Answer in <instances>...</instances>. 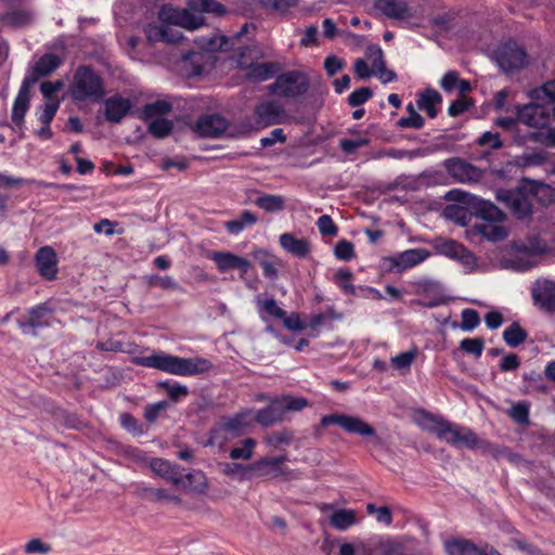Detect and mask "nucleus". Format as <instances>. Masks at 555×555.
Segmentation results:
<instances>
[{"label": "nucleus", "mask_w": 555, "mask_h": 555, "mask_svg": "<svg viewBox=\"0 0 555 555\" xmlns=\"http://www.w3.org/2000/svg\"><path fill=\"white\" fill-rule=\"evenodd\" d=\"M137 363L145 366L153 367L159 371L179 375L192 376L208 372L212 364L205 358H180L166 353H156L147 357L137 359Z\"/></svg>", "instance_id": "1"}, {"label": "nucleus", "mask_w": 555, "mask_h": 555, "mask_svg": "<svg viewBox=\"0 0 555 555\" xmlns=\"http://www.w3.org/2000/svg\"><path fill=\"white\" fill-rule=\"evenodd\" d=\"M76 101H99L105 95L103 79L89 66H79L70 85Z\"/></svg>", "instance_id": "2"}, {"label": "nucleus", "mask_w": 555, "mask_h": 555, "mask_svg": "<svg viewBox=\"0 0 555 555\" xmlns=\"http://www.w3.org/2000/svg\"><path fill=\"white\" fill-rule=\"evenodd\" d=\"M259 57L260 51L255 47H246L240 52L237 65L249 79L264 81L281 69L279 63L258 62Z\"/></svg>", "instance_id": "3"}, {"label": "nucleus", "mask_w": 555, "mask_h": 555, "mask_svg": "<svg viewBox=\"0 0 555 555\" xmlns=\"http://www.w3.org/2000/svg\"><path fill=\"white\" fill-rule=\"evenodd\" d=\"M310 86L308 76L299 70H289L278 75L269 86L272 93L287 99H296L307 93Z\"/></svg>", "instance_id": "4"}, {"label": "nucleus", "mask_w": 555, "mask_h": 555, "mask_svg": "<svg viewBox=\"0 0 555 555\" xmlns=\"http://www.w3.org/2000/svg\"><path fill=\"white\" fill-rule=\"evenodd\" d=\"M288 116L284 106L276 101H266L254 109L253 120L245 126L248 130H259L286 122Z\"/></svg>", "instance_id": "5"}, {"label": "nucleus", "mask_w": 555, "mask_h": 555, "mask_svg": "<svg viewBox=\"0 0 555 555\" xmlns=\"http://www.w3.org/2000/svg\"><path fill=\"white\" fill-rule=\"evenodd\" d=\"M321 425L323 427H327L330 425H338L348 434L358 435L363 438H373L376 442L379 441V437L376 435V430L359 416L347 414H328L321 418Z\"/></svg>", "instance_id": "6"}, {"label": "nucleus", "mask_w": 555, "mask_h": 555, "mask_svg": "<svg viewBox=\"0 0 555 555\" xmlns=\"http://www.w3.org/2000/svg\"><path fill=\"white\" fill-rule=\"evenodd\" d=\"M287 461V457L282 455L278 457H262L247 465V473L249 474V480L263 478L274 479L284 477L291 479V472L283 467V463Z\"/></svg>", "instance_id": "7"}, {"label": "nucleus", "mask_w": 555, "mask_h": 555, "mask_svg": "<svg viewBox=\"0 0 555 555\" xmlns=\"http://www.w3.org/2000/svg\"><path fill=\"white\" fill-rule=\"evenodd\" d=\"M158 20L164 25H168L171 28L179 26L194 30L203 25V17L201 15H195L188 10L177 9L168 4L160 8Z\"/></svg>", "instance_id": "8"}, {"label": "nucleus", "mask_w": 555, "mask_h": 555, "mask_svg": "<svg viewBox=\"0 0 555 555\" xmlns=\"http://www.w3.org/2000/svg\"><path fill=\"white\" fill-rule=\"evenodd\" d=\"M443 429L439 433V440L447 442L455 448L475 449L479 447V440L476 434L468 427L447 421Z\"/></svg>", "instance_id": "9"}, {"label": "nucleus", "mask_w": 555, "mask_h": 555, "mask_svg": "<svg viewBox=\"0 0 555 555\" xmlns=\"http://www.w3.org/2000/svg\"><path fill=\"white\" fill-rule=\"evenodd\" d=\"M517 120L532 130H540L550 122V109L544 103L532 101L517 107Z\"/></svg>", "instance_id": "10"}, {"label": "nucleus", "mask_w": 555, "mask_h": 555, "mask_svg": "<svg viewBox=\"0 0 555 555\" xmlns=\"http://www.w3.org/2000/svg\"><path fill=\"white\" fill-rule=\"evenodd\" d=\"M533 305L545 313H555V281L538 279L531 285Z\"/></svg>", "instance_id": "11"}, {"label": "nucleus", "mask_w": 555, "mask_h": 555, "mask_svg": "<svg viewBox=\"0 0 555 555\" xmlns=\"http://www.w3.org/2000/svg\"><path fill=\"white\" fill-rule=\"evenodd\" d=\"M430 257L425 248H412L398 253L385 259L390 271L401 273L408 269L418 266Z\"/></svg>", "instance_id": "12"}, {"label": "nucleus", "mask_w": 555, "mask_h": 555, "mask_svg": "<svg viewBox=\"0 0 555 555\" xmlns=\"http://www.w3.org/2000/svg\"><path fill=\"white\" fill-rule=\"evenodd\" d=\"M496 61L503 70L509 72L524 67L527 54L516 42H506L498 49Z\"/></svg>", "instance_id": "13"}, {"label": "nucleus", "mask_w": 555, "mask_h": 555, "mask_svg": "<svg viewBox=\"0 0 555 555\" xmlns=\"http://www.w3.org/2000/svg\"><path fill=\"white\" fill-rule=\"evenodd\" d=\"M443 166L448 173L460 183L477 182L482 177L480 169L459 157L446 159Z\"/></svg>", "instance_id": "14"}, {"label": "nucleus", "mask_w": 555, "mask_h": 555, "mask_svg": "<svg viewBox=\"0 0 555 555\" xmlns=\"http://www.w3.org/2000/svg\"><path fill=\"white\" fill-rule=\"evenodd\" d=\"M374 11L390 20H409L413 17V11L405 0H375Z\"/></svg>", "instance_id": "15"}, {"label": "nucleus", "mask_w": 555, "mask_h": 555, "mask_svg": "<svg viewBox=\"0 0 555 555\" xmlns=\"http://www.w3.org/2000/svg\"><path fill=\"white\" fill-rule=\"evenodd\" d=\"M435 249L438 254L452 259H457L466 266L473 264L475 262L474 255L463 244L453 240H437L435 242Z\"/></svg>", "instance_id": "16"}, {"label": "nucleus", "mask_w": 555, "mask_h": 555, "mask_svg": "<svg viewBox=\"0 0 555 555\" xmlns=\"http://www.w3.org/2000/svg\"><path fill=\"white\" fill-rule=\"evenodd\" d=\"M36 268L40 276L52 281L57 274V257L50 246L39 248L35 256Z\"/></svg>", "instance_id": "17"}, {"label": "nucleus", "mask_w": 555, "mask_h": 555, "mask_svg": "<svg viewBox=\"0 0 555 555\" xmlns=\"http://www.w3.org/2000/svg\"><path fill=\"white\" fill-rule=\"evenodd\" d=\"M29 318L26 322L20 323V327L26 332V328L31 330V334L36 335L38 328L48 327L53 320V311L48 304H41L29 310Z\"/></svg>", "instance_id": "18"}, {"label": "nucleus", "mask_w": 555, "mask_h": 555, "mask_svg": "<svg viewBox=\"0 0 555 555\" xmlns=\"http://www.w3.org/2000/svg\"><path fill=\"white\" fill-rule=\"evenodd\" d=\"M34 86V79L29 81H23L18 90V93L14 100L12 107V121L17 126L22 127L24 124L25 115L29 108L30 102V90Z\"/></svg>", "instance_id": "19"}, {"label": "nucleus", "mask_w": 555, "mask_h": 555, "mask_svg": "<svg viewBox=\"0 0 555 555\" xmlns=\"http://www.w3.org/2000/svg\"><path fill=\"white\" fill-rule=\"evenodd\" d=\"M228 128V121L220 115H204L196 121V132L206 138H219Z\"/></svg>", "instance_id": "20"}, {"label": "nucleus", "mask_w": 555, "mask_h": 555, "mask_svg": "<svg viewBox=\"0 0 555 555\" xmlns=\"http://www.w3.org/2000/svg\"><path fill=\"white\" fill-rule=\"evenodd\" d=\"M211 260L216 263L220 272L238 269L241 272L247 273L250 269V262L246 258L229 251H216L211 255Z\"/></svg>", "instance_id": "21"}, {"label": "nucleus", "mask_w": 555, "mask_h": 555, "mask_svg": "<svg viewBox=\"0 0 555 555\" xmlns=\"http://www.w3.org/2000/svg\"><path fill=\"white\" fill-rule=\"evenodd\" d=\"M373 540L374 555H405V544L401 538L376 534Z\"/></svg>", "instance_id": "22"}, {"label": "nucleus", "mask_w": 555, "mask_h": 555, "mask_svg": "<svg viewBox=\"0 0 555 555\" xmlns=\"http://www.w3.org/2000/svg\"><path fill=\"white\" fill-rule=\"evenodd\" d=\"M145 35L151 42L177 43L182 39L180 30L164 25L162 22L147 25Z\"/></svg>", "instance_id": "23"}, {"label": "nucleus", "mask_w": 555, "mask_h": 555, "mask_svg": "<svg viewBox=\"0 0 555 555\" xmlns=\"http://www.w3.org/2000/svg\"><path fill=\"white\" fill-rule=\"evenodd\" d=\"M129 99L119 94L113 95L105 101V118L111 122H119L131 109Z\"/></svg>", "instance_id": "24"}, {"label": "nucleus", "mask_w": 555, "mask_h": 555, "mask_svg": "<svg viewBox=\"0 0 555 555\" xmlns=\"http://www.w3.org/2000/svg\"><path fill=\"white\" fill-rule=\"evenodd\" d=\"M62 63L60 56L47 53L41 56L35 64L31 73L24 78L23 81H29L34 79V85L39 78L44 77L53 73Z\"/></svg>", "instance_id": "25"}, {"label": "nucleus", "mask_w": 555, "mask_h": 555, "mask_svg": "<svg viewBox=\"0 0 555 555\" xmlns=\"http://www.w3.org/2000/svg\"><path fill=\"white\" fill-rule=\"evenodd\" d=\"M279 243L285 251L297 258H305L311 250L308 238H297L292 233L281 234Z\"/></svg>", "instance_id": "26"}, {"label": "nucleus", "mask_w": 555, "mask_h": 555, "mask_svg": "<svg viewBox=\"0 0 555 555\" xmlns=\"http://www.w3.org/2000/svg\"><path fill=\"white\" fill-rule=\"evenodd\" d=\"M281 406L278 398L272 400L269 405L257 411L255 421L264 427L282 422L285 415Z\"/></svg>", "instance_id": "27"}, {"label": "nucleus", "mask_w": 555, "mask_h": 555, "mask_svg": "<svg viewBox=\"0 0 555 555\" xmlns=\"http://www.w3.org/2000/svg\"><path fill=\"white\" fill-rule=\"evenodd\" d=\"M247 418L248 413L241 412L233 416L222 417L219 424L232 438H237L244 433L245 428L249 426Z\"/></svg>", "instance_id": "28"}, {"label": "nucleus", "mask_w": 555, "mask_h": 555, "mask_svg": "<svg viewBox=\"0 0 555 555\" xmlns=\"http://www.w3.org/2000/svg\"><path fill=\"white\" fill-rule=\"evenodd\" d=\"M338 555H374L373 535L365 540L357 539L353 542L343 543Z\"/></svg>", "instance_id": "29"}, {"label": "nucleus", "mask_w": 555, "mask_h": 555, "mask_svg": "<svg viewBox=\"0 0 555 555\" xmlns=\"http://www.w3.org/2000/svg\"><path fill=\"white\" fill-rule=\"evenodd\" d=\"M442 102L441 94L435 89H426L417 100V107L425 111L429 118H435L438 115L436 105Z\"/></svg>", "instance_id": "30"}, {"label": "nucleus", "mask_w": 555, "mask_h": 555, "mask_svg": "<svg viewBox=\"0 0 555 555\" xmlns=\"http://www.w3.org/2000/svg\"><path fill=\"white\" fill-rule=\"evenodd\" d=\"M444 547L449 555H485L487 551L479 550L467 540H450L446 542Z\"/></svg>", "instance_id": "31"}, {"label": "nucleus", "mask_w": 555, "mask_h": 555, "mask_svg": "<svg viewBox=\"0 0 555 555\" xmlns=\"http://www.w3.org/2000/svg\"><path fill=\"white\" fill-rule=\"evenodd\" d=\"M258 217L250 210H243L237 219L229 220L224 223L225 230L231 234H238L244 229L257 223Z\"/></svg>", "instance_id": "32"}, {"label": "nucleus", "mask_w": 555, "mask_h": 555, "mask_svg": "<svg viewBox=\"0 0 555 555\" xmlns=\"http://www.w3.org/2000/svg\"><path fill=\"white\" fill-rule=\"evenodd\" d=\"M529 98L532 101L542 102L545 105L555 103V79L548 80L539 88L529 91Z\"/></svg>", "instance_id": "33"}, {"label": "nucleus", "mask_w": 555, "mask_h": 555, "mask_svg": "<svg viewBox=\"0 0 555 555\" xmlns=\"http://www.w3.org/2000/svg\"><path fill=\"white\" fill-rule=\"evenodd\" d=\"M525 139L545 147L555 149V128H547L546 126L540 130H530Z\"/></svg>", "instance_id": "34"}, {"label": "nucleus", "mask_w": 555, "mask_h": 555, "mask_svg": "<svg viewBox=\"0 0 555 555\" xmlns=\"http://www.w3.org/2000/svg\"><path fill=\"white\" fill-rule=\"evenodd\" d=\"M356 513L352 509H338L330 517V524L339 531H345L356 524Z\"/></svg>", "instance_id": "35"}, {"label": "nucleus", "mask_w": 555, "mask_h": 555, "mask_svg": "<svg viewBox=\"0 0 555 555\" xmlns=\"http://www.w3.org/2000/svg\"><path fill=\"white\" fill-rule=\"evenodd\" d=\"M528 337L527 332L517 323L513 322L503 332V339L507 346L516 348L524 344Z\"/></svg>", "instance_id": "36"}, {"label": "nucleus", "mask_w": 555, "mask_h": 555, "mask_svg": "<svg viewBox=\"0 0 555 555\" xmlns=\"http://www.w3.org/2000/svg\"><path fill=\"white\" fill-rule=\"evenodd\" d=\"M255 204L267 212L281 211L285 208V201L281 195L263 194L258 196Z\"/></svg>", "instance_id": "37"}, {"label": "nucleus", "mask_w": 555, "mask_h": 555, "mask_svg": "<svg viewBox=\"0 0 555 555\" xmlns=\"http://www.w3.org/2000/svg\"><path fill=\"white\" fill-rule=\"evenodd\" d=\"M183 479L185 481V486H181L183 489L204 493L208 488L207 478L203 472L186 473Z\"/></svg>", "instance_id": "38"}, {"label": "nucleus", "mask_w": 555, "mask_h": 555, "mask_svg": "<svg viewBox=\"0 0 555 555\" xmlns=\"http://www.w3.org/2000/svg\"><path fill=\"white\" fill-rule=\"evenodd\" d=\"M476 214L488 221H501L504 218V214L494 204L481 199L476 204Z\"/></svg>", "instance_id": "39"}, {"label": "nucleus", "mask_w": 555, "mask_h": 555, "mask_svg": "<svg viewBox=\"0 0 555 555\" xmlns=\"http://www.w3.org/2000/svg\"><path fill=\"white\" fill-rule=\"evenodd\" d=\"M511 208L518 216L524 219L531 214V204L522 193H513L509 195Z\"/></svg>", "instance_id": "40"}, {"label": "nucleus", "mask_w": 555, "mask_h": 555, "mask_svg": "<svg viewBox=\"0 0 555 555\" xmlns=\"http://www.w3.org/2000/svg\"><path fill=\"white\" fill-rule=\"evenodd\" d=\"M530 403L528 401H518L508 410V416L518 425L529 424Z\"/></svg>", "instance_id": "41"}, {"label": "nucleus", "mask_w": 555, "mask_h": 555, "mask_svg": "<svg viewBox=\"0 0 555 555\" xmlns=\"http://www.w3.org/2000/svg\"><path fill=\"white\" fill-rule=\"evenodd\" d=\"M257 441L254 438H246L240 447H235L230 451V459L248 461L253 457Z\"/></svg>", "instance_id": "42"}, {"label": "nucleus", "mask_w": 555, "mask_h": 555, "mask_svg": "<svg viewBox=\"0 0 555 555\" xmlns=\"http://www.w3.org/2000/svg\"><path fill=\"white\" fill-rule=\"evenodd\" d=\"M446 423H447V420H444L442 417H437L427 412L422 413V418L418 422L420 426L423 429L436 435L437 438H439V433H440V430L443 429V427H444L443 425H446Z\"/></svg>", "instance_id": "43"}, {"label": "nucleus", "mask_w": 555, "mask_h": 555, "mask_svg": "<svg viewBox=\"0 0 555 555\" xmlns=\"http://www.w3.org/2000/svg\"><path fill=\"white\" fill-rule=\"evenodd\" d=\"M417 348L414 347L405 352H401L390 359L393 369L399 371H409L417 357Z\"/></svg>", "instance_id": "44"}, {"label": "nucleus", "mask_w": 555, "mask_h": 555, "mask_svg": "<svg viewBox=\"0 0 555 555\" xmlns=\"http://www.w3.org/2000/svg\"><path fill=\"white\" fill-rule=\"evenodd\" d=\"M158 387L164 389L168 395L169 399L173 402H177L181 398L186 397L189 395L188 387L179 383L163 380L158 383Z\"/></svg>", "instance_id": "45"}, {"label": "nucleus", "mask_w": 555, "mask_h": 555, "mask_svg": "<svg viewBox=\"0 0 555 555\" xmlns=\"http://www.w3.org/2000/svg\"><path fill=\"white\" fill-rule=\"evenodd\" d=\"M173 129V124L171 120L165 118H156L152 120L149 125V132L158 139H163L168 137Z\"/></svg>", "instance_id": "46"}, {"label": "nucleus", "mask_w": 555, "mask_h": 555, "mask_svg": "<svg viewBox=\"0 0 555 555\" xmlns=\"http://www.w3.org/2000/svg\"><path fill=\"white\" fill-rule=\"evenodd\" d=\"M189 5L195 11L214 13L216 15H221L225 11L223 5L216 0H190Z\"/></svg>", "instance_id": "47"}, {"label": "nucleus", "mask_w": 555, "mask_h": 555, "mask_svg": "<svg viewBox=\"0 0 555 555\" xmlns=\"http://www.w3.org/2000/svg\"><path fill=\"white\" fill-rule=\"evenodd\" d=\"M172 109L171 103L166 100H157L153 103H149L143 107V115L145 118H152L157 115H165L170 113Z\"/></svg>", "instance_id": "48"}, {"label": "nucleus", "mask_w": 555, "mask_h": 555, "mask_svg": "<svg viewBox=\"0 0 555 555\" xmlns=\"http://www.w3.org/2000/svg\"><path fill=\"white\" fill-rule=\"evenodd\" d=\"M149 286H158L166 291H178L180 289L179 283L169 275L153 274L146 278Z\"/></svg>", "instance_id": "49"}, {"label": "nucleus", "mask_w": 555, "mask_h": 555, "mask_svg": "<svg viewBox=\"0 0 555 555\" xmlns=\"http://www.w3.org/2000/svg\"><path fill=\"white\" fill-rule=\"evenodd\" d=\"M460 348L468 353L473 354L476 358H479L482 354L485 348V341L480 337L475 338H464L460 343Z\"/></svg>", "instance_id": "50"}, {"label": "nucleus", "mask_w": 555, "mask_h": 555, "mask_svg": "<svg viewBox=\"0 0 555 555\" xmlns=\"http://www.w3.org/2000/svg\"><path fill=\"white\" fill-rule=\"evenodd\" d=\"M119 423L128 433L133 436H142L144 434L143 426L130 413H121L119 415Z\"/></svg>", "instance_id": "51"}, {"label": "nucleus", "mask_w": 555, "mask_h": 555, "mask_svg": "<svg viewBox=\"0 0 555 555\" xmlns=\"http://www.w3.org/2000/svg\"><path fill=\"white\" fill-rule=\"evenodd\" d=\"M462 322L461 330L464 332H472L480 324L479 313L470 308L464 309L461 313Z\"/></svg>", "instance_id": "52"}, {"label": "nucleus", "mask_w": 555, "mask_h": 555, "mask_svg": "<svg viewBox=\"0 0 555 555\" xmlns=\"http://www.w3.org/2000/svg\"><path fill=\"white\" fill-rule=\"evenodd\" d=\"M257 305L260 311H264L270 317L282 320L285 317V310L278 306V302L273 298L264 300L257 299Z\"/></svg>", "instance_id": "53"}, {"label": "nucleus", "mask_w": 555, "mask_h": 555, "mask_svg": "<svg viewBox=\"0 0 555 555\" xmlns=\"http://www.w3.org/2000/svg\"><path fill=\"white\" fill-rule=\"evenodd\" d=\"M279 402L281 403V408L283 410V413L285 414L288 411H301L304 408L308 405V401L305 398L301 397H291V396H284L282 398H278Z\"/></svg>", "instance_id": "54"}, {"label": "nucleus", "mask_w": 555, "mask_h": 555, "mask_svg": "<svg viewBox=\"0 0 555 555\" xmlns=\"http://www.w3.org/2000/svg\"><path fill=\"white\" fill-rule=\"evenodd\" d=\"M352 273L349 270H338L334 275L335 284L345 293V294H354V286L351 283Z\"/></svg>", "instance_id": "55"}, {"label": "nucleus", "mask_w": 555, "mask_h": 555, "mask_svg": "<svg viewBox=\"0 0 555 555\" xmlns=\"http://www.w3.org/2000/svg\"><path fill=\"white\" fill-rule=\"evenodd\" d=\"M230 439H232V437L227 431H224V429L218 423L214 428H211L209 433L208 444L223 448Z\"/></svg>", "instance_id": "56"}, {"label": "nucleus", "mask_w": 555, "mask_h": 555, "mask_svg": "<svg viewBox=\"0 0 555 555\" xmlns=\"http://www.w3.org/2000/svg\"><path fill=\"white\" fill-rule=\"evenodd\" d=\"M365 55L372 62L373 74H375L380 68H384V66L386 65L383 50L378 46H370L366 49Z\"/></svg>", "instance_id": "57"}, {"label": "nucleus", "mask_w": 555, "mask_h": 555, "mask_svg": "<svg viewBox=\"0 0 555 555\" xmlns=\"http://www.w3.org/2000/svg\"><path fill=\"white\" fill-rule=\"evenodd\" d=\"M334 255L339 260H351L356 256L353 244L347 240L337 242L334 249Z\"/></svg>", "instance_id": "58"}, {"label": "nucleus", "mask_w": 555, "mask_h": 555, "mask_svg": "<svg viewBox=\"0 0 555 555\" xmlns=\"http://www.w3.org/2000/svg\"><path fill=\"white\" fill-rule=\"evenodd\" d=\"M373 95V92L367 87H362L353 92H351L348 96V104L351 107H358L369 101Z\"/></svg>", "instance_id": "59"}, {"label": "nucleus", "mask_w": 555, "mask_h": 555, "mask_svg": "<svg viewBox=\"0 0 555 555\" xmlns=\"http://www.w3.org/2000/svg\"><path fill=\"white\" fill-rule=\"evenodd\" d=\"M317 227L320 233L324 236H336L338 233L337 225L328 215H322L317 220Z\"/></svg>", "instance_id": "60"}, {"label": "nucleus", "mask_w": 555, "mask_h": 555, "mask_svg": "<svg viewBox=\"0 0 555 555\" xmlns=\"http://www.w3.org/2000/svg\"><path fill=\"white\" fill-rule=\"evenodd\" d=\"M169 406L167 401H158L153 404L146 405L144 409V418L149 423H154L158 418L159 414L167 410Z\"/></svg>", "instance_id": "61"}, {"label": "nucleus", "mask_w": 555, "mask_h": 555, "mask_svg": "<svg viewBox=\"0 0 555 555\" xmlns=\"http://www.w3.org/2000/svg\"><path fill=\"white\" fill-rule=\"evenodd\" d=\"M481 233L485 237L491 241L504 240L507 235L506 230L501 225L486 224L481 228Z\"/></svg>", "instance_id": "62"}, {"label": "nucleus", "mask_w": 555, "mask_h": 555, "mask_svg": "<svg viewBox=\"0 0 555 555\" xmlns=\"http://www.w3.org/2000/svg\"><path fill=\"white\" fill-rule=\"evenodd\" d=\"M5 21L14 26H23L31 21V14L24 10L12 11L7 14Z\"/></svg>", "instance_id": "63"}, {"label": "nucleus", "mask_w": 555, "mask_h": 555, "mask_svg": "<svg viewBox=\"0 0 555 555\" xmlns=\"http://www.w3.org/2000/svg\"><path fill=\"white\" fill-rule=\"evenodd\" d=\"M369 144V140L366 138H360V139H343L339 142L340 149L347 153L352 154L357 150L366 146Z\"/></svg>", "instance_id": "64"}]
</instances>
